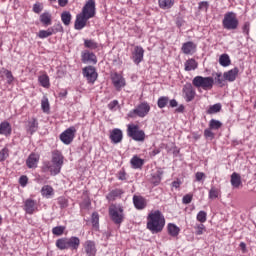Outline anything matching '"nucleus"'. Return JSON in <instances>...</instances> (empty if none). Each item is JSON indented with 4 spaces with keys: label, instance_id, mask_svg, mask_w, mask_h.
<instances>
[{
    "label": "nucleus",
    "instance_id": "nucleus-1",
    "mask_svg": "<svg viewBox=\"0 0 256 256\" xmlns=\"http://www.w3.org/2000/svg\"><path fill=\"white\" fill-rule=\"evenodd\" d=\"M165 227V216L159 210L152 211L147 216V229L151 233H161Z\"/></svg>",
    "mask_w": 256,
    "mask_h": 256
},
{
    "label": "nucleus",
    "instance_id": "nucleus-2",
    "mask_svg": "<svg viewBox=\"0 0 256 256\" xmlns=\"http://www.w3.org/2000/svg\"><path fill=\"white\" fill-rule=\"evenodd\" d=\"M222 25L224 29L228 31H235L239 27V20L237 19V14L234 12H228L224 15L222 20Z\"/></svg>",
    "mask_w": 256,
    "mask_h": 256
},
{
    "label": "nucleus",
    "instance_id": "nucleus-3",
    "mask_svg": "<svg viewBox=\"0 0 256 256\" xmlns=\"http://www.w3.org/2000/svg\"><path fill=\"white\" fill-rule=\"evenodd\" d=\"M215 80L213 77H203V76H196L192 80V84L194 87H201L204 91H209V89H213V85Z\"/></svg>",
    "mask_w": 256,
    "mask_h": 256
},
{
    "label": "nucleus",
    "instance_id": "nucleus-4",
    "mask_svg": "<svg viewBox=\"0 0 256 256\" xmlns=\"http://www.w3.org/2000/svg\"><path fill=\"white\" fill-rule=\"evenodd\" d=\"M151 111V106L147 102L140 103L135 109L128 113V117L135 119V117H147Z\"/></svg>",
    "mask_w": 256,
    "mask_h": 256
},
{
    "label": "nucleus",
    "instance_id": "nucleus-5",
    "mask_svg": "<svg viewBox=\"0 0 256 256\" xmlns=\"http://www.w3.org/2000/svg\"><path fill=\"white\" fill-rule=\"evenodd\" d=\"M109 215L115 225H121L125 219L121 205H111L109 207Z\"/></svg>",
    "mask_w": 256,
    "mask_h": 256
},
{
    "label": "nucleus",
    "instance_id": "nucleus-6",
    "mask_svg": "<svg viewBox=\"0 0 256 256\" xmlns=\"http://www.w3.org/2000/svg\"><path fill=\"white\" fill-rule=\"evenodd\" d=\"M128 136L134 141H145V132L138 125H128Z\"/></svg>",
    "mask_w": 256,
    "mask_h": 256
},
{
    "label": "nucleus",
    "instance_id": "nucleus-7",
    "mask_svg": "<svg viewBox=\"0 0 256 256\" xmlns=\"http://www.w3.org/2000/svg\"><path fill=\"white\" fill-rule=\"evenodd\" d=\"M76 131L75 127H69L60 134V141H62L64 145H71V143H73V139H75Z\"/></svg>",
    "mask_w": 256,
    "mask_h": 256
},
{
    "label": "nucleus",
    "instance_id": "nucleus-8",
    "mask_svg": "<svg viewBox=\"0 0 256 256\" xmlns=\"http://www.w3.org/2000/svg\"><path fill=\"white\" fill-rule=\"evenodd\" d=\"M182 93L186 103H191V101L195 99L196 92L191 83H187L183 86Z\"/></svg>",
    "mask_w": 256,
    "mask_h": 256
},
{
    "label": "nucleus",
    "instance_id": "nucleus-9",
    "mask_svg": "<svg viewBox=\"0 0 256 256\" xmlns=\"http://www.w3.org/2000/svg\"><path fill=\"white\" fill-rule=\"evenodd\" d=\"M95 2L94 0H88L82 9V15L86 16L87 19L95 17Z\"/></svg>",
    "mask_w": 256,
    "mask_h": 256
},
{
    "label": "nucleus",
    "instance_id": "nucleus-10",
    "mask_svg": "<svg viewBox=\"0 0 256 256\" xmlns=\"http://www.w3.org/2000/svg\"><path fill=\"white\" fill-rule=\"evenodd\" d=\"M145 55V50L141 46H135L134 51L132 52L131 59L135 65H139L143 61Z\"/></svg>",
    "mask_w": 256,
    "mask_h": 256
},
{
    "label": "nucleus",
    "instance_id": "nucleus-11",
    "mask_svg": "<svg viewBox=\"0 0 256 256\" xmlns=\"http://www.w3.org/2000/svg\"><path fill=\"white\" fill-rule=\"evenodd\" d=\"M83 247L87 256L97 255V245L95 244V241L87 240L84 242Z\"/></svg>",
    "mask_w": 256,
    "mask_h": 256
},
{
    "label": "nucleus",
    "instance_id": "nucleus-12",
    "mask_svg": "<svg viewBox=\"0 0 256 256\" xmlns=\"http://www.w3.org/2000/svg\"><path fill=\"white\" fill-rule=\"evenodd\" d=\"M83 75L89 83H95L97 81V72L93 66L85 67L83 69Z\"/></svg>",
    "mask_w": 256,
    "mask_h": 256
},
{
    "label": "nucleus",
    "instance_id": "nucleus-13",
    "mask_svg": "<svg viewBox=\"0 0 256 256\" xmlns=\"http://www.w3.org/2000/svg\"><path fill=\"white\" fill-rule=\"evenodd\" d=\"M24 211L25 213H27L28 215H33V213H35V211H37V201L28 198L24 201Z\"/></svg>",
    "mask_w": 256,
    "mask_h": 256
},
{
    "label": "nucleus",
    "instance_id": "nucleus-14",
    "mask_svg": "<svg viewBox=\"0 0 256 256\" xmlns=\"http://www.w3.org/2000/svg\"><path fill=\"white\" fill-rule=\"evenodd\" d=\"M81 61H82V63H94L95 64V63H97V56H95V53L85 50L81 53Z\"/></svg>",
    "mask_w": 256,
    "mask_h": 256
},
{
    "label": "nucleus",
    "instance_id": "nucleus-15",
    "mask_svg": "<svg viewBox=\"0 0 256 256\" xmlns=\"http://www.w3.org/2000/svg\"><path fill=\"white\" fill-rule=\"evenodd\" d=\"M87 21H89V18H87V16H84V14L77 15L74 28L77 31H81V29H83L85 25H87Z\"/></svg>",
    "mask_w": 256,
    "mask_h": 256
},
{
    "label": "nucleus",
    "instance_id": "nucleus-16",
    "mask_svg": "<svg viewBox=\"0 0 256 256\" xmlns=\"http://www.w3.org/2000/svg\"><path fill=\"white\" fill-rule=\"evenodd\" d=\"M134 207L139 211L145 209L147 207V200L143 196H133Z\"/></svg>",
    "mask_w": 256,
    "mask_h": 256
},
{
    "label": "nucleus",
    "instance_id": "nucleus-17",
    "mask_svg": "<svg viewBox=\"0 0 256 256\" xmlns=\"http://www.w3.org/2000/svg\"><path fill=\"white\" fill-rule=\"evenodd\" d=\"M110 139L112 143H121V141H123V131L119 128L113 129L110 133Z\"/></svg>",
    "mask_w": 256,
    "mask_h": 256
},
{
    "label": "nucleus",
    "instance_id": "nucleus-18",
    "mask_svg": "<svg viewBox=\"0 0 256 256\" xmlns=\"http://www.w3.org/2000/svg\"><path fill=\"white\" fill-rule=\"evenodd\" d=\"M67 245L68 249H71L72 251H77V249H79V245H81V239H79V237L77 236L67 238Z\"/></svg>",
    "mask_w": 256,
    "mask_h": 256
},
{
    "label": "nucleus",
    "instance_id": "nucleus-19",
    "mask_svg": "<svg viewBox=\"0 0 256 256\" xmlns=\"http://www.w3.org/2000/svg\"><path fill=\"white\" fill-rule=\"evenodd\" d=\"M237 75H239V68L235 67L223 74V77L226 81L233 83L237 79Z\"/></svg>",
    "mask_w": 256,
    "mask_h": 256
},
{
    "label": "nucleus",
    "instance_id": "nucleus-20",
    "mask_svg": "<svg viewBox=\"0 0 256 256\" xmlns=\"http://www.w3.org/2000/svg\"><path fill=\"white\" fill-rule=\"evenodd\" d=\"M63 154L59 150H54L52 152V160L51 163H54L56 165H60V167H63Z\"/></svg>",
    "mask_w": 256,
    "mask_h": 256
},
{
    "label": "nucleus",
    "instance_id": "nucleus-21",
    "mask_svg": "<svg viewBox=\"0 0 256 256\" xmlns=\"http://www.w3.org/2000/svg\"><path fill=\"white\" fill-rule=\"evenodd\" d=\"M39 163V156L37 154H30L26 160V165L29 169H35Z\"/></svg>",
    "mask_w": 256,
    "mask_h": 256
},
{
    "label": "nucleus",
    "instance_id": "nucleus-22",
    "mask_svg": "<svg viewBox=\"0 0 256 256\" xmlns=\"http://www.w3.org/2000/svg\"><path fill=\"white\" fill-rule=\"evenodd\" d=\"M112 82L116 89H121V87H125V79L119 74H114L112 76Z\"/></svg>",
    "mask_w": 256,
    "mask_h": 256
},
{
    "label": "nucleus",
    "instance_id": "nucleus-23",
    "mask_svg": "<svg viewBox=\"0 0 256 256\" xmlns=\"http://www.w3.org/2000/svg\"><path fill=\"white\" fill-rule=\"evenodd\" d=\"M195 49H196L195 43L191 41L186 42L182 45V52L185 55H192V53H195Z\"/></svg>",
    "mask_w": 256,
    "mask_h": 256
},
{
    "label": "nucleus",
    "instance_id": "nucleus-24",
    "mask_svg": "<svg viewBox=\"0 0 256 256\" xmlns=\"http://www.w3.org/2000/svg\"><path fill=\"white\" fill-rule=\"evenodd\" d=\"M39 128V122H37V118H31L28 122L27 131L30 135H33Z\"/></svg>",
    "mask_w": 256,
    "mask_h": 256
},
{
    "label": "nucleus",
    "instance_id": "nucleus-25",
    "mask_svg": "<svg viewBox=\"0 0 256 256\" xmlns=\"http://www.w3.org/2000/svg\"><path fill=\"white\" fill-rule=\"evenodd\" d=\"M47 169L50 171L51 175H59L61 173V167L59 164L48 162L46 165Z\"/></svg>",
    "mask_w": 256,
    "mask_h": 256
},
{
    "label": "nucleus",
    "instance_id": "nucleus-26",
    "mask_svg": "<svg viewBox=\"0 0 256 256\" xmlns=\"http://www.w3.org/2000/svg\"><path fill=\"white\" fill-rule=\"evenodd\" d=\"M184 67L185 71H195L199 67V64L195 59L191 58L185 62Z\"/></svg>",
    "mask_w": 256,
    "mask_h": 256
},
{
    "label": "nucleus",
    "instance_id": "nucleus-27",
    "mask_svg": "<svg viewBox=\"0 0 256 256\" xmlns=\"http://www.w3.org/2000/svg\"><path fill=\"white\" fill-rule=\"evenodd\" d=\"M161 179H163V170L158 169L154 174H152L151 183H153V185H159V183H161Z\"/></svg>",
    "mask_w": 256,
    "mask_h": 256
},
{
    "label": "nucleus",
    "instance_id": "nucleus-28",
    "mask_svg": "<svg viewBox=\"0 0 256 256\" xmlns=\"http://www.w3.org/2000/svg\"><path fill=\"white\" fill-rule=\"evenodd\" d=\"M160 9H171L175 5V0H158Z\"/></svg>",
    "mask_w": 256,
    "mask_h": 256
},
{
    "label": "nucleus",
    "instance_id": "nucleus-29",
    "mask_svg": "<svg viewBox=\"0 0 256 256\" xmlns=\"http://www.w3.org/2000/svg\"><path fill=\"white\" fill-rule=\"evenodd\" d=\"M11 134V124L9 122H2L0 124V135H10Z\"/></svg>",
    "mask_w": 256,
    "mask_h": 256
},
{
    "label": "nucleus",
    "instance_id": "nucleus-30",
    "mask_svg": "<svg viewBox=\"0 0 256 256\" xmlns=\"http://www.w3.org/2000/svg\"><path fill=\"white\" fill-rule=\"evenodd\" d=\"M122 195H123V190L114 189L106 197H107L108 201H115V199H117V197H121Z\"/></svg>",
    "mask_w": 256,
    "mask_h": 256
},
{
    "label": "nucleus",
    "instance_id": "nucleus-31",
    "mask_svg": "<svg viewBox=\"0 0 256 256\" xmlns=\"http://www.w3.org/2000/svg\"><path fill=\"white\" fill-rule=\"evenodd\" d=\"M133 169H141L145 161L137 156H134L130 161Z\"/></svg>",
    "mask_w": 256,
    "mask_h": 256
},
{
    "label": "nucleus",
    "instance_id": "nucleus-32",
    "mask_svg": "<svg viewBox=\"0 0 256 256\" xmlns=\"http://www.w3.org/2000/svg\"><path fill=\"white\" fill-rule=\"evenodd\" d=\"M230 183L232 187H239V185H241V175L237 172L232 173Z\"/></svg>",
    "mask_w": 256,
    "mask_h": 256
},
{
    "label": "nucleus",
    "instance_id": "nucleus-33",
    "mask_svg": "<svg viewBox=\"0 0 256 256\" xmlns=\"http://www.w3.org/2000/svg\"><path fill=\"white\" fill-rule=\"evenodd\" d=\"M40 21L45 27H49L51 25V14L49 12L42 13L40 15Z\"/></svg>",
    "mask_w": 256,
    "mask_h": 256
},
{
    "label": "nucleus",
    "instance_id": "nucleus-34",
    "mask_svg": "<svg viewBox=\"0 0 256 256\" xmlns=\"http://www.w3.org/2000/svg\"><path fill=\"white\" fill-rule=\"evenodd\" d=\"M181 229L177 227L175 224H168V233L171 235V237H177L179 235Z\"/></svg>",
    "mask_w": 256,
    "mask_h": 256
},
{
    "label": "nucleus",
    "instance_id": "nucleus-35",
    "mask_svg": "<svg viewBox=\"0 0 256 256\" xmlns=\"http://www.w3.org/2000/svg\"><path fill=\"white\" fill-rule=\"evenodd\" d=\"M219 63L222 67H229L231 65V58L228 54H222L219 58Z\"/></svg>",
    "mask_w": 256,
    "mask_h": 256
},
{
    "label": "nucleus",
    "instance_id": "nucleus-36",
    "mask_svg": "<svg viewBox=\"0 0 256 256\" xmlns=\"http://www.w3.org/2000/svg\"><path fill=\"white\" fill-rule=\"evenodd\" d=\"M41 193L43 197H46V199H49V197L53 196V187L50 185H45L41 189Z\"/></svg>",
    "mask_w": 256,
    "mask_h": 256
},
{
    "label": "nucleus",
    "instance_id": "nucleus-37",
    "mask_svg": "<svg viewBox=\"0 0 256 256\" xmlns=\"http://www.w3.org/2000/svg\"><path fill=\"white\" fill-rule=\"evenodd\" d=\"M56 247L60 249V251H65V249H69L67 244V238L58 239L56 241Z\"/></svg>",
    "mask_w": 256,
    "mask_h": 256
},
{
    "label": "nucleus",
    "instance_id": "nucleus-38",
    "mask_svg": "<svg viewBox=\"0 0 256 256\" xmlns=\"http://www.w3.org/2000/svg\"><path fill=\"white\" fill-rule=\"evenodd\" d=\"M38 81L42 87L49 89L50 83H49V76L47 74H43L39 76Z\"/></svg>",
    "mask_w": 256,
    "mask_h": 256
},
{
    "label": "nucleus",
    "instance_id": "nucleus-39",
    "mask_svg": "<svg viewBox=\"0 0 256 256\" xmlns=\"http://www.w3.org/2000/svg\"><path fill=\"white\" fill-rule=\"evenodd\" d=\"M61 21L64 23L66 26L71 25V12L69 11H64L61 14Z\"/></svg>",
    "mask_w": 256,
    "mask_h": 256
},
{
    "label": "nucleus",
    "instance_id": "nucleus-40",
    "mask_svg": "<svg viewBox=\"0 0 256 256\" xmlns=\"http://www.w3.org/2000/svg\"><path fill=\"white\" fill-rule=\"evenodd\" d=\"M168 103H169V97L161 96L160 98H158L157 105L159 109H165Z\"/></svg>",
    "mask_w": 256,
    "mask_h": 256
},
{
    "label": "nucleus",
    "instance_id": "nucleus-41",
    "mask_svg": "<svg viewBox=\"0 0 256 256\" xmlns=\"http://www.w3.org/2000/svg\"><path fill=\"white\" fill-rule=\"evenodd\" d=\"M213 80L219 87H224L225 86V79H223V74L221 72L216 73Z\"/></svg>",
    "mask_w": 256,
    "mask_h": 256
},
{
    "label": "nucleus",
    "instance_id": "nucleus-42",
    "mask_svg": "<svg viewBox=\"0 0 256 256\" xmlns=\"http://www.w3.org/2000/svg\"><path fill=\"white\" fill-rule=\"evenodd\" d=\"M219 111H221V104L217 103L209 107V109L207 110V114L213 115L215 113H219Z\"/></svg>",
    "mask_w": 256,
    "mask_h": 256
},
{
    "label": "nucleus",
    "instance_id": "nucleus-43",
    "mask_svg": "<svg viewBox=\"0 0 256 256\" xmlns=\"http://www.w3.org/2000/svg\"><path fill=\"white\" fill-rule=\"evenodd\" d=\"M221 127H223V123H221V121L219 120H215V119H211L209 122V128L210 129H221Z\"/></svg>",
    "mask_w": 256,
    "mask_h": 256
},
{
    "label": "nucleus",
    "instance_id": "nucleus-44",
    "mask_svg": "<svg viewBox=\"0 0 256 256\" xmlns=\"http://www.w3.org/2000/svg\"><path fill=\"white\" fill-rule=\"evenodd\" d=\"M51 35H53L51 27L48 28L47 30H40L38 33V37L40 39H47V37H51Z\"/></svg>",
    "mask_w": 256,
    "mask_h": 256
},
{
    "label": "nucleus",
    "instance_id": "nucleus-45",
    "mask_svg": "<svg viewBox=\"0 0 256 256\" xmlns=\"http://www.w3.org/2000/svg\"><path fill=\"white\" fill-rule=\"evenodd\" d=\"M84 46L86 49H97L99 47V44L95 42V40H84Z\"/></svg>",
    "mask_w": 256,
    "mask_h": 256
},
{
    "label": "nucleus",
    "instance_id": "nucleus-46",
    "mask_svg": "<svg viewBox=\"0 0 256 256\" xmlns=\"http://www.w3.org/2000/svg\"><path fill=\"white\" fill-rule=\"evenodd\" d=\"M53 235H56V237H61L63 233H65V226H56L52 229Z\"/></svg>",
    "mask_w": 256,
    "mask_h": 256
},
{
    "label": "nucleus",
    "instance_id": "nucleus-47",
    "mask_svg": "<svg viewBox=\"0 0 256 256\" xmlns=\"http://www.w3.org/2000/svg\"><path fill=\"white\" fill-rule=\"evenodd\" d=\"M52 31V35H56V33H63V25L58 22L57 24H54L52 27H50Z\"/></svg>",
    "mask_w": 256,
    "mask_h": 256
},
{
    "label": "nucleus",
    "instance_id": "nucleus-48",
    "mask_svg": "<svg viewBox=\"0 0 256 256\" xmlns=\"http://www.w3.org/2000/svg\"><path fill=\"white\" fill-rule=\"evenodd\" d=\"M41 108L44 113H49V111H50L49 99H47V98L42 99Z\"/></svg>",
    "mask_w": 256,
    "mask_h": 256
},
{
    "label": "nucleus",
    "instance_id": "nucleus-49",
    "mask_svg": "<svg viewBox=\"0 0 256 256\" xmlns=\"http://www.w3.org/2000/svg\"><path fill=\"white\" fill-rule=\"evenodd\" d=\"M91 223L93 227H96V229L99 227V213L94 212L92 214Z\"/></svg>",
    "mask_w": 256,
    "mask_h": 256
},
{
    "label": "nucleus",
    "instance_id": "nucleus-50",
    "mask_svg": "<svg viewBox=\"0 0 256 256\" xmlns=\"http://www.w3.org/2000/svg\"><path fill=\"white\" fill-rule=\"evenodd\" d=\"M196 219H197V221H199L200 223H205V221H207V212H205V211H200V212L197 214Z\"/></svg>",
    "mask_w": 256,
    "mask_h": 256
},
{
    "label": "nucleus",
    "instance_id": "nucleus-51",
    "mask_svg": "<svg viewBox=\"0 0 256 256\" xmlns=\"http://www.w3.org/2000/svg\"><path fill=\"white\" fill-rule=\"evenodd\" d=\"M219 197V190L212 187L209 191V199H217Z\"/></svg>",
    "mask_w": 256,
    "mask_h": 256
},
{
    "label": "nucleus",
    "instance_id": "nucleus-52",
    "mask_svg": "<svg viewBox=\"0 0 256 256\" xmlns=\"http://www.w3.org/2000/svg\"><path fill=\"white\" fill-rule=\"evenodd\" d=\"M4 75L7 78V83H9V85H11L12 81H14V77H13V73H11V71L9 70H4Z\"/></svg>",
    "mask_w": 256,
    "mask_h": 256
},
{
    "label": "nucleus",
    "instance_id": "nucleus-53",
    "mask_svg": "<svg viewBox=\"0 0 256 256\" xmlns=\"http://www.w3.org/2000/svg\"><path fill=\"white\" fill-rule=\"evenodd\" d=\"M7 157H9V149L8 148H3L0 151V159H1V161H5V159H7Z\"/></svg>",
    "mask_w": 256,
    "mask_h": 256
},
{
    "label": "nucleus",
    "instance_id": "nucleus-54",
    "mask_svg": "<svg viewBox=\"0 0 256 256\" xmlns=\"http://www.w3.org/2000/svg\"><path fill=\"white\" fill-rule=\"evenodd\" d=\"M191 201H193V195H191V194H186L182 198V203L184 205H189V203H191Z\"/></svg>",
    "mask_w": 256,
    "mask_h": 256
},
{
    "label": "nucleus",
    "instance_id": "nucleus-55",
    "mask_svg": "<svg viewBox=\"0 0 256 256\" xmlns=\"http://www.w3.org/2000/svg\"><path fill=\"white\" fill-rule=\"evenodd\" d=\"M29 182V178L27 176L23 175L19 178V183L21 187H27V183Z\"/></svg>",
    "mask_w": 256,
    "mask_h": 256
},
{
    "label": "nucleus",
    "instance_id": "nucleus-56",
    "mask_svg": "<svg viewBox=\"0 0 256 256\" xmlns=\"http://www.w3.org/2000/svg\"><path fill=\"white\" fill-rule=\"evenodd\" d=\"M196 235H203V231L205 230V225L198 224L196 227Z\"/></svg>",
    "mask_w": 256,
    "mask_h": 256
},
{
    "label": "nucleus",
    "instance_id": "nucleus-57",
    "mask_svg": "<svg viewBox=\"0 0 256 256\" xmlns=\"http://www.w3.org/2000/svg\"><path fill=\"white\" fill-rule=\"evenodd\" d=\"M198 9H200V11H207V9H209V3L205 1L200 2Z\"/></svg>",
    "mask_w": 256,
    "mask_h": 256
},
{
    "label": "nucleus",
    "instance_id": "nucleus-58",
    "mask_svg": "<svg viewBox=\"0 0 256 256\" xmlns=\"http://www.w3.org/2000/svg\"><path fill=\"white\" fill-rule=\"evenodd\" d=\"M251 27V24L249 22H245L243 27H242V31L244 33V35H249V28Z\"/></svg>",
    "mask_w": 256,
    "mask_h": 256
},
{
    "label": "nucleus",
    "instance_id": "nucleus-59",
    "mask_svg": "<svg viewBox=\"0 0 256 256\" xmlns=\"http://www.w3.org/2000/svg\"><path fill=\"white\" fill-rule=\"evenodd\" d=\"M58 204L60 205L61 209H65L67 207V200L65 198H59Z\"/></svg>",
    "mask_w": 256,
    "mask_h": 256
},
{
    "label": "nucleus",
    "instance_id": "nucleus-60",
    "mask_svg": "<svg viewBox=\"0 0 256 256\" xmlns=\"http://www.w3.org/2000/svg\"><path fill=\"white\" fill-rule=\"evenodd\" d=\"M33 11H34V13H38L39 14V13H41L43 11V7H41V4L36 3L33 6Z\"/></svg>",
    "mask_w": 256,
    "mask_h": 256
},
{
    "label": "nucleus",
    "instance_id": "nucleus-61",
    "mask_svg": "<svg viewBox=\"0 0 256 256\" xmlns=\"http://www.w3.org/2000/svg\"><path fill=\"white\" fill-rule=\"evenodd\" d=\"M118 105L119 101L114 100L108 104V109H110V111H113V109H115Z\"/></svg>",
    "mask_w": 256,
    "mask_h": 256
},
{
    "label": "nucleus",
    "instance_id": "nucleus-62",
    "mask_svg": "<svg viewBox=\"0 0 256 256\" xmlns=\"http://www.w3.org/2000/svg\"><path fill=\"white\" fill-rule=\"evenodd\" d=\"M195 177H196V181H203V179H205V173L197 172Z\"/></svg>",
    "mask_w": 256,
    "mask_h": 256
},
{
    "label": "nucleus",
    "instance_id": "nucleus-63",
    "mask_svg": "<svg viewBox=\"0 0 256 256\" xmlns=\"http://www.w3.org/2000/svg\"><path fill=\"white\" fill-rule=\"evenodd\" d=\"M204 135H205V137H208V138H213L215 136V134H213V131H211V128L206 129L204 131Z\"/></svg>",
    "mask_w": 256,
    "mask_h": 256
},
{
    "label": "nucleus",
    "instance_id": "nucleus-64",
    "mask_svg": "<svg viewBox=\"0 0 256 256\" xmlns=\"http://www.w3.org/2000/svg\"><path fill=\"white\" fill-rule=\"evenodd\" d=\"M161 153V148H155L153 151L150 152L151 157H155L156 155H159Z\"/></svg>",
    "mask_w": 256,
    "mask_h": 256
}]
</instances>
